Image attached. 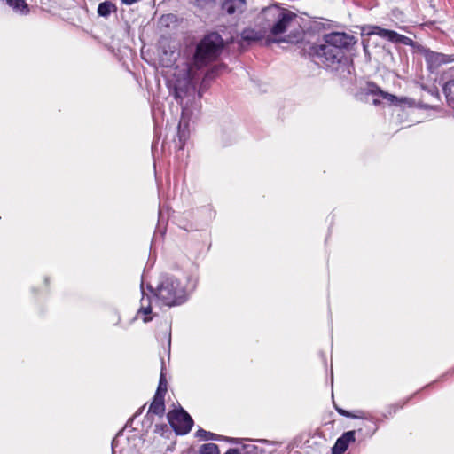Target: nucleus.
Returning a JSON list of instances; mask_svg holds the SVG:
<instances>
[{"instance_id": "obj_29", "label": "nucleus", "mask_w": 454, "mask_h": 454, "mask_svg": "<svg viewBox=\"0 0 454 454\" xmlns=\"http://www.w3.org/2000/svg\"><path fill=\"white\" fill-rule=\"evenodd\" d=\"M258 442H267V440H258Z\"/></svg>"}, {"instance_id": "obj_14", "label": "nucleus", "mask_w": 454, "mask_h": 454, "mask_svg": "<svg viewBox=\"0 0 454 454\" xmlns=\"http://www.w3.org/2000/svg\"><path fill=\"white\" fill-rule=\"evenodd\" d=\"M141 288H143V283L141 284ZM141 306L138 309V314L149 315L152 312L151 306V297L149 295H145L144 289H142V298L140 301Z\"/></svg>"}, {"instance_id": "obj_11", "label": "nucleus", "mask_w": 454, "mask_h": 454, "mask_svg": "<svg viewBox=\"0 0 454 454\" xmlns=\"http://www.w3.org/2000/svg\"><path fill=\"white\" fill-rule=\"evenodd\" d=\"M369 92L375 96H380L383 99H386L387 102H389L390 105L397 106L400 103V99L395 97V95H392L387 92L382 91L377 85L374 83H369L368 84Z\"/></svg>"}, {"instance_id": "obj_2", "label": "nucleus", "mask_w": 454, "mask_h": 454, "mask_svg": "<svg viewBox=\"0 0 454 454\" xmlns=\"http://www.w3.org/2000/svg\"><path fill=\"white\" fill-rule=\"evenodd\" d=\"M197 266H193L185 278V282L171 274H161L155 286H147L159 306L168 308L182 306L190 299L199 282Z\"/></svg>"}, {"instance_id": "obj_8", "label": "nucleus", "mask_w": 454, "mask_h": 454, "mask_svg": "<svg viewBox=\"0 0 454 454\" xmlns=\"http://www.w3.org/2000/svg\"><path fill=\"white\" fill-rule=\"evenodd\" d=\"M425 60L430 70H435L442 65L454 62V55L428 51L425 54Z\"/></svg>"}, {"instance_id": "obj_30", "label": "nucleus", "mask_w": 454, "mask_h": 454, "mask_svg": "<svg viewBox=\"0 0 454 454\" xmlns=\"http://www.w3.org/2000/svg\"><path fill=\"white\" fill-rule=\"evenodd\" d=\"M405 403H408V400H405V402H403L402 404H403V405H404V404H405Z\"/></svg>"}, {"instance_id": "obj_13", "label": "nucleus", "mask_w": 454, "mask_h": 454, "mask_svg": "<svg viewBox=\"0 0 454 454\" xmlns=\"http://www.w3.org/2000/svg\"><path fill=\"white\" fill-rule=\"evenodd\" d=\"M245 4V0H224L222 3V10L228 14H233L238 11H242Z\"/></svg>"}, {"instance_id": "obj_15", "label": "nucleus", "mask_w": 454, "mask_h": 454, "mask_svg": "<svg viewBox=\"0 0 454 454\" xmlns=\"http://www.w3.org/2000/svg\"><path fill=\"white\" fill-rule=\"evenodd\" d=\"M115 11H116L115 5L109 1H105L103 3H100L98 7V13L99 16H102V17H107L111 14V12H115Z\"/></svg>"}, {"instance_id": "obj_12", "label": "nucleus", "mask_w": 454, "mask_h": 454, "mask_svg": "<svg viewBox=\"0 0 454 454\" xmlns=\"http://www.w3.org/2000/svg\"><path fill=\"white\" fill-rule=\"evenodd\" d=\"M4 2L18 14L27 15L30 12V8L26 0H4Z\"/></svg>"}, {"instance_id": "obj_3", "label": "nucleus", "mask_w": 454, "mask_h": 454, "mask_svg": "<svg viewBox=\"0 0 454 454\" xmlns=\"http://www.w3.org/2000/svg\"><path fill=\"white\" fill-rule=\"evenodd\" d=\"M182 78H177L173 84V95L177 103L182 106L181 118L177 127V141L176 147L182 150L189 137V119L192 114L191 107L200 100L201 95L196 91V86L191 77V67L186 65L184 68Z\"/></svg>"}, {"instance_id": "obj_17", "label": "nucleus", "mask_w": 454, "mask_h": 454, "mask_svg": "<svg viewBox=\"0 0 454 454\" xmlns=\"http://www.w3.org/2000/svg\"><path fill=\"white\" fill-rule=\"evenodd\" d=\"M196 437L202 441H209V440H220L222 438L221 435L215 434L214 433L206 431L204 429H199L196 432Z\"/></svg>"}, {"instance_id": "obj_1", "label": "nucleus", "mask_w": 454, "mask_h": 454, "mask_svg": "<svg viewBox=\"0 0 454 454\" xmlns=\"http://www.w3.org/2000/svg\"><path fill=\"white\" fill-rule=\"evenodd\" d=\"M356 43L354 35L344 32H332L324 35L322 43L309 47V54L326 68L338 73L341 79H349L354 67L346 57V51Z\"/></svg>"}, {"instance_id": "obj_18", "label": "nucleus", "mask_w": 454, "mask_h": 454, "mask_svg": "<svg viewBox=\"0 0 454 454\" xmlns=\"http://www.w3.org/2000/svg\"><path fill=\"white\" fill-rule=\"evenodd\" d=\"M200 454H219V448L215 443H204L199 450Z\"/></svg>"}, {"instance_id": "obj_27", "label": "nucleus", "mask_w": 454, "mask_h": 454, "mask_svg": "<svg viewBox=\"0 0 454 454\" xmlns=\"http://www.w3.org/2000/svg\"><path fill=\"white\" fill-rule=\"evenodd\" d=\"M228 440L232 442H235V443H238V442H239V439H228Z\"/></svg>"}, {"instance_id": "obj_22", "label": "nucleus", "mask_w": 454, "mask_h": 454, "mask_svg": "<svg viewBox=\"0 0 454 454\" xmlns=\"http://www.w3.org/2000/svg\"><path fill=\"white\" fill-rule=\"evenodd\" d=\"M336 411H338L339 414L346 417V418H352V419H367V417H365L364 414L363 415H353L351 412L346 411V410H343L341 408H337L336 407Z\"/></svg>"}, {"instance_id": "obj_21", "label": "nucleus", "mask_w": 454, "mask_h": 454, "mask_svg": "<svg viewBox=\"0 0 454 454\" xmlns=\"http://www.w3.org/2000/svg\"><path fill=\"white\" fill-rule=\"evenodd\" d=\"M244 454H262L263 450L254 444L243 446Z\"/></svg>"}, {"instance_id": "obj_9", "label": "nucleus", "mask_w": 454, "mask_h": 454, "mask_svg": "<svg viewBox=\"0 0 454 454\" xmlns=\"http://www.w3.org/2000/svg\"><path fill=\"white\" fill-rule=\"evenodd\" d=\"M355 431L345 432L336 440L332 449V454H343L348 448V445L355 442Z\"/></svg>"}, {"instance_id": "obj_20", "label": "nucleus", "mask_w": 454, "mask_h": 454, "mask_svg": "<svg viewBox=\"0 0 454 454\" xmlns=\"http://www.w3.org/2000/svg\"><path fill=\"white\" fill-rule=\"evenodd\" d=\"M242 38L245 41H257L261 38V35L253 29H245L241 34Z\"/></svg>"}, {"instance_id": "obj_6", "label": "nucleus", "mask_w": 454, "mask_h": 454, "mask_svg": "<svg viewBox=\"0 0 454 454\" xmlns=\"http://www.w3.org/2000/svg\"><path fill=\"white\" fill-rule=\"evenodd\" d=\"M168 419L173 430L180 435L188 434L193 426V419L183 408L169 412Z\"/></svg>"}, {"instance_id": "obj_23", "label": "nucleus", "mask_w": 454, "mask_h": 454, "mask_svg": "<svg viewBox=\"0 0 454 454\" xmlns=\"http://www.w3.org/2000/svg\"><path fill=\"white\" fill-rule=\"evenodd\" d=\"M403 407V404H400V403H395V404H392L390 405L386 413L384 414V417L385 418H387L388 416H392L393 414H395L397 410L401 409Z\"/></svg>"}, {"instance_id": "obj_24", "label": "nucleus", "mask_w": 454, "mask_h": 454, "mask_svg": "<svg viewBox=\"0 0 454 454\" xmlns=\"http://www.w3.org/2000/svg\"><path fill=\"white\" fill-rule=\"evenodd\" d=\"M51 0H39L40 4L48 5Z\"/></svg>"}, {"instance_id": "obj_26", "label": "nucleus", "mask_w": 454, "mask_h": 454, "mask_svg": "<svg viewBox=\"0 0 454 454\" xmlns=\"http://www.w3.org/2000/svg\"><path fill=\"white\" fill-rule=\"evenodd\" d=\"M151 320H152V317H145V318L143 319V321H144L145 323H148V322H149V321H151Z\"/></svg>"}, {"instance_id": "obj_16", "label": "nucleus", "mask_w": 454, "mask_h": 454, "mask_svg": "<svg viewBox=\"0 0 454 454\" xmlns=\"http://www.w3.org/2000/svg\"><path fill=\"white\" fill-rule=\"evenodd\" d=\"M443 91L448 104L454 107V80H450L444 84Z\"/></svg>"}, {"instance_id": "obj_4", "label": "nucleus", "mask_w": 454, "mask_h": 454, "mask_svg": "<svg viewBox=\"0 0 454 454\" xmlns=\"http://www.w3.org/2000/svg\"><path fill=\"white\" fill-rule=\"evenodd\" d=\"M297 19L296 13L278 4L263 8L258 16L262 28L268 30L274 36L284 34L297 21Z\"/></svg>"}, {"instance_id": "obj_25", "label": "nucleus", "mask_w": 454, "mask_h": 454, "mask_svg": "<svg viewBox=\"0 0 454 454\" xmlns=\"http://www.w3.org/2000/svg\"><path fill=\"white\" fill-rule=\"evenodd\" d=\"M144 408H145V406L141 407V408H140V409H139V410L135 413L134 417H137V416H139V415L142 413V411H143Z\"/></svg>"}, {"instance_id": "obj_19", "label": "nucleus", "mask_w": 454, "mask_h": 454, "mask_svg": "<svg viewBox=\"0 0 454 454\" xmlns=\"http://www.w3.org/2000/svg\"><path fill=\"white\" fill-rule=\"evenodd\" d=\"M167 385H168L167 380L165 378V375L161 372L160 380H159V385H158V387H157V390H156V393L154 395L164 397L165 394L167 392Z\"/></svg>"}, {"instance_id": "obj_10", "label": "nucleus", "mask_w": 454, "mask_h": 454, "mask_svg": "<svg viewBox=\"0 0 454 454\" xmlns=\"http://www.w3.org/2000/svg\"><path fill=\"white\" fill-rule=\"evenodd\" d=\"M165 412V403H164V397L154 395L153 402L151 403V405L149 407L148 412L145 416V419L150 420L151 419V414L162 416Z\"/></svg>"}, {"instance_id": "obj_7", "label": "nucleus", "mask_w": 454, "mask_h": 454, "mask_svg": "<svg viewBox=\"0 0 454 454\" xmlns=\"http://www.w3.org/2000/svg\"><path fill=\"white\" fill-rule=\"evenodd\" d=\"M371 35H378L382 38L387 39L391 43H402L404 45H411L412 39L403 35L398 34L395 31L381 28L380 27H373L372 30L369 33Z\"/></svg>"}, {"instance_id": "obj_5", "label": "nucleus", "mask_w": 454, "mask_h": 454, "mask_svg": "<svg viewBox=\"0 0 454 454\" xmlns=\"http://www.w3.org/2000/svg\"><path fill=\"white\" fill-rule=\"evenodd\" d=\"M223 48V40L218 33H210L197 45L194 53V64L198 67L215 60Z\"/></svg>"}, {"instance_id": "obj_28", "label": "nucleus", "mask_w": 454, "mask_h": 454, "mask_svg": "<svg viewBox=\"0 0 454 454\" xmlns=\"http://www.w3.org/2000/svg\"><path fill=\"white\" fill-rule=\"evenodd\" d=\"M373 103H374L375 105H377V104H379V100H378V99H374V100H373Z\"/></svg>"}]
</instances>
